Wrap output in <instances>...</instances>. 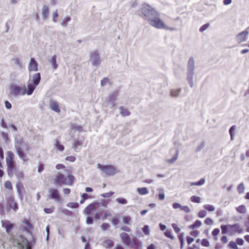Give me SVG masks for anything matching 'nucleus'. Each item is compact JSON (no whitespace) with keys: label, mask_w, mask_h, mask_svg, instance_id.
I'll return each mask as SVG.
<instances>
[{"label":"nucleus","mask_w":249,"mask_h":249,"mask_svg":"<svg viewBox=\"0 0 249 249\" xmlns=\"http://www.w3.org/2000/svg\"><path fill=\"white\" fill-rule=\"evenodd\" d=\"M75 178L71 175H68L65 177L64 175L60 172L57 173L53 179V183L55 185L61 186L62 185H72Z\"/></svg>","instance_id":"nucleus-1"},{"label":"nucleus","mask_w":249,"mask_h":249,"mask_svg":"<svg viewBox=\"0 0 249 249\" xmlns=\"http://www.w3.org/2000/svg\"><path fill=\"white\" fill-rule=\"evenodd\" d=\"M15 155L11 151H8L6 153V162L7 165V172L10 177H12L14 172L17 170L16 163L14 160Z\"/></svg>","instance_id":"nucleus-2"},{"label":"nucleus","mask_w":249,"mask_h":249,"mask_svg":"<svg viewBox=\"0 0 249 249\" xmlns=\"http://www.w3.org/2000/svg\"><path fill=\"white\" fill-rule=\"evenodd\" d=\"M195 69V66L194 58L193 57H190L187 62V80L191 88L193 87V77Z\"/></svg>","instance_id":"nucleus-3"},{"label":"nucleus","mask_w":249,"mask_h":249,"mask_svg":"<svg viewBox=\"0 0 249 249\" xmlns=\"http://www.w3.org/2000/svg\"><path fill=\"white\" fill-rule=\"evenodd\" d=\"M97 167L107 176H113L117 173L116 168L112 165H102L98 163Z\"/></svg>","instance_id":"nucleus-4"},{"label":"nucleus","mask_w":249,"mask_h":249,"mask_svg":"<svg viewBox=\"0 0 249 249\" xmlns=\"http://www.w3.org/2000/svg\"><path fill=\"white\" fill-rule=\"evenodd\" d=\"M15 246L18 249H31L30 243L26 238L22 235H20L17 241L14 242Z\"/></svg>","instance_id":"nucleus-5"},{"label":"nucleus","mask_w":249,"mask_h":249,"mask_svg":"<svg viewBox=\"0 0 249 249\" xmlns=\"http://www.w3.org/2000/svg\"><path fill=\"white\" fill-rule=\"evenodd\" d=\"M15 147L16 152L20 159L24 162L28 161L29 159L23 151L22 142H17L15 144Z\"/></svg>","instance_id":"nucleus-6"},{"label":"nucleus","mask_w":249,"mask_h":249,"mask_svg":"<svg viewBox=\"0 0 249 249\" xmlns=\"http://www.w3.org/2000/svg\"><path fill=\"white\" fill-rule=\"evenodd\" d=\"M10 93L11 95L17 96L19 95H24L26 92V86L20 87L15 85H11L9 88Z\"/></svg>","instance_id":"nucleus-7"},{"label":"nucleus","mask_w":249,"mask_h":249,"mask_svg":"<svg viewBox=\"0 0 249 249\" xmlns=\"http://www.w3.org/2000/svg\"><path fill=\"white\" fill-rule=\"evenodd\" d=\"M249 34V27L242 32L238 34L236 37L235 40L238 43L246 41L248 39Z\"/></svg>","instance_id":"nucleus-8"},{"label":"nucleus","mask_w":249,"mask_h":249,"mask_svg":"<svg viewBox=\"0 0 249 249\" xmlns=\"http://www.w3.org/2000/svg\"><path fill=\"white\" fill-rule=\"evenodd\" d=\"M6 202L10 207L15 211H16L18 208V205L15 201V197L12 192L8 193V196L6 198Z\"/></svg>","instance_id":"nucleus-9"},{"label":"nucleus","mask_w":249,"mask_h":249,"mask_svg":"<svg viewBox=\"0 0 249 249\" xmlns=\"http://www.w3.org/2000/svg\"><path fill=\"white\" fill-rule=\"evenodd\" d=\"M157 29H161L166 30L170 31H176L177 29L174 27H170L166 25V24L160 19L159 18L157 17Z\"/></svg>","instance_id":"nucleus-10"},{"label":"nucleus","mask_w":249,"mask_h":249,"mask_svg":"<svg viewBox=\"0 0 249 249\" xmlns=\"http://www.w3.org/2000/svg\"><path fill=\"white\" fill-rule=\"evenodd\" d=\"M141 12L144 16L149 18L154 14V10L150 6L144 5L141 8Z\"/></svg>","instance_id":"nucleus-11"},{"label":"nucleus","mask_w":249,"mask_h":249,"mask_svg":"<svg viewBox=\"0 0 249 249\" xmlns=\"http://www.w3.org/2000/svg\"><path fill=\"white\" fill-rule=\"evenodd\" d=\"M90 60L93 66H97L101 63V60L100 59L99 54L96 52H93L90 53Z\"/></svg>","instance_id":"nucleus-12"},{"label":"nucleus","mask_w":249,"mask_h":249,"mask_svg":"<svg viewBox=\"0 0 249 249\" xmlns=\"http://www.w3.org/2000/svg\"><path fill=\"white\" fill-rule=\"evenodd\" d=\"M49 197L57 201L61 200V197L58 191L56 189H50L49 190Z\"/></svg>","instance_id":"nucleus-13"},{"label":"nucleus","mask_w":249,"mask_h":249,"mask_svg":"<svg viewBox=\"0 0 249 249\" xmlns=\"http://www.w3.org/2000/svg\"><path fill=\"white\" fill-rule=\"evenodd\" d=\"M98 206L99 204L96 203H90L85 208L84 213L87 215H90L97 209Z\"/></svg>","instance_id":"nucleus-14"},{"label":"nucleus","mask_w":249,"mask_h":249,"mask_svg":"<svg viewBox=\"0 0 249 249\" xmlns=\"http://www.w3.org/2000/svg\"><path fill=\"white\" fill-rule=\"evenodd\" d=\"M120 237L122 242L126 245H129L131 242V239L128 233L126 232H122L120 234Z\"/></svg>","instance_id":"nucleus-15"},{"label":"nucleus","mask_w":249,"mask_h":249,"mask_svg":"<svg viewBox=\"0 0 249 249\" xmlns=\"http://www.w3.org/2000/svg\"><path fill=\"white\" fill-rule=\"evenodd\" d=\"M2 226L5 228L6 232L10 233L13 228L14 225L8 220H2L1 221Z\"/></svg>","instance_id":"nucleus-16"},{"label":"nucleus","mask_w":249,"mask_h":249,"mask_svg":"<svg viewBox=\"0 0 249 249\" xmlns=\"http://www.w3.org/2000/svg\"><path fill=\"white\" fill-rule=\"evenodd\" d=\"M50 106L51 109L57 113L60 112V109L58 103L54 100H51L50 101Z\"/></svg>","instance_id":"nucleus-17"},{"label":"nucleus","mask_w":249,"mask_h":249,"mask_svg":"<svg viewBox=\"0 0 249 249\" xmlns=\"http://www.w3.org/2000/svg\"><path fill=\"white\" fill-rule=\"evenodd\" d=\"M28 69L29 71H37L38 70V64L35 59L32 58L29 64Z\"/></svg>","instance_id":"nucleus-18"},{"label":"nucleus","mask_w":249,"mask_h":249,"mask_svg":"<svg viewBox=\"0 0 249 249\" xmlns=\"http://www.w3.org/2000/svg\"><path fill=\"white\" fill-rule=\"evenodd\" d=\"M40 80L41 75L39 72H38L34 74L32 76V79H30L29 81L37 86L39 84Z\"/></svg>","instance_id":"nucleus-19"},{"label":"nucleus","mask_w":249,"mask_h":249,"mask_svg":"<svg viewBox=\"0 0 249 249\" xmlns=\"http://www.w3.org/2000/svg\"><path fill=\"white\" fill-rule=\"evenodd\" d=\"M36 87V85L31 83V82L28 81L27 83V89H26V94H27L28 95H31L33 93Z\"/></svg>","instance_id":"nucleus-20"},{"label":"nucleus","mask_w":249,"mask_h":249,"mask_svg":"<svg viewBox=\"0 0 249 249\" xmlns=\"http://www.w3.org/2000/svg\"><path fill=\"white\" fill-rule=\"evenodd\" d=\"M84 142V138L81 140L74 139L72 143V147L76 150L79 146H82Z\"/></svg>","instance_id":"nucleus-21"},{"label":"nucleus","mask_w":249,"mask_h":249,"mask_svg":"<svg viewBox=\"0 0 249 249\" xmlns=\"http://www.w3.org/2000/svg\"><path fill=\"white\" fill-rule=\"evenodd\" d=\"M231 227L234 229V231L236 232H238L239 233H241L243 232L244 229L240 227V225L239 223H235L233 225H231Z\"/></svg>","instance_id":"nucleus-22"},{"label":"nucleus","mask_w":249,"mask_h":249,"mask_svg":"<svg viewBox=\"0 0 249 249\" xmlns=\"http://www.w3.org/2000/svg\"><path fill=\"white\" fill-rule=\"evenodd\" d=\"M231 225H222L221 226V232L223 234H227L228 232L231 230Z\"/></svg>","instance_id":"nucleus-23"},{"label":"nucleus","mask_w":249,"mask_h":249,"mask_svg":"<svg viewBox=\"0 0 249 249\" xmlns=\"http://www.w3.org/2000/svg\"><path fill=\"white\" fill-rule=\"evenodd\" d=\"M49 14V9L48 6L44 5L42 10V15L43 18H48Z\"/></svg>","instance_id":"nucleus-24"},{"label":"nucleus","mask_w":249,"mask_h":249,"mask_svg":"<svg viewBox=\"0 0 249 249\" xmlns=\"http://www.w3.org/2000/svg\"><path fill=\"white\" fill-rule=\"evenodd\" d=\"M114 246L113 241L110 239H107L103 242V246L106 248H111Z\"/></svg>","instance_id":"nucleus-25"},{"label":"nucleus","mask_w":249,"mask_h":249,"mask_svg":"<svg viewBox=\"0 0 249 249\" xmlns=\"http://www.w3.org/2000/svg\"><path fill=\"white\" fill-rule=\"evenodd\" d=\"M16 188L19 195L22 196V193L24 192V188L23 184L21 182H18L16 184Z\"/></svg>","instance_id":"nucleus-26"},{"label":"nucleus","mask_w":249,"mask_h":249,"mask_svg":"<svg viewBox=\"0 0 249 249\" xmlns=\"http://www.w3.org/2000/svg\"><path fill=\"white\" fill-rule=\"evenodd\" d=\"M181 88H179L177 89H172L170 90V95L173 97H177L179 95V93L181 92Z\"/></svg>","instance_id":"nucleus-27"},{"label":"nucleus","mask_w":249,"mask_h":249,"mask_svg":"<svg viewBox=\"0 0 249 249\" xmlns=\"http://www.w3.org/2000/svg\"><path fill=\"white\" fill-rule=\"evenodd\" d=\"M119 109L120 110V114L124 117L130 115V112L129 111V110L124 107H120Z\"/></svg>","instance_id":"nucleus-28"},{"label":"nucleus","mask_w":249,"mask_h":249,"mask_svg":"<svg viewBox=\"0 0 249 249\" xmlns=\"http://www.w3.org/2000/svg\"><path fill=\"white\" fill-rule=\"evenodd\" d=\"M122 222L124 224L130 225L132 222L131 218L129 215L124 216L122 218Z\"/></svg>","instance_id":"nucleus-29"},{"label":"nucleus","mask_w":249,"mask_h":249,"mask_svg":"<svg viewBox=\"0 0 249 249\" xmlns=\"http://www.w3.org/2000/svg\"><path fill=\"white\" fill-rule=\"evenodd\" d=\"M4 187L6 189L9 190L10 191V192H12V193L13 194V188L12 183L10 181H9V180L6 181L4 182Z\"/></svg>","instance_id":"nucleus-30"},{"label":"nucleus","mask_w":249,"mask_h":249,"mask_svg":"<svg viewBox=\"0 0 249 249\" xmlns=\"http://www.w3.org/2000/svg\"><path fill=\"white\" fill-rule=\"evenodd\" d=\"M236 126L232 125V126L231 127V128L229 129V133L230 134L231 140V141L233 140V139H234V137L235 135L234 131L236 130Z\"/></svg>","instance_id":"nucleus-31"},{"label":"nucleus","mask_w":249,"mask_h":249,"mask_svg":"<svg viewBox=\"0 0 249 249\" xmlns=\"http://www.w3.org/2000/svg\"><path fill=\"white\" fill-rule=\"evenodd\" d=\"M236 211L240 213H246L247 210L246 207L244 205H240L236 208Z\"/></svg>","instance_id":"nucleus-32"},{"label":"nucleus","mask_w":249,"mask_h":249,"mask_svg":"<svg viewBox=\"0 0 249 249\" xmlns=\"http://www.w3.org/2000/svg\"><path fill=\"white\" fill-rule=\"evenodd\" d=\"M54 145L56 148L60 151H63L64 150V146L60 144L57 140L55 141Z\"/></svg>","instance_id":"nucleus-33"},{"label":"nucleus","mask_w":249,"mask_h":249,"mask_svg":"<svg viewBox=\"0 0 249 249\" xmlns=\"http://www.w3.org/2000/svg\"><path fill=\"white\" fill-rule=\"evenodd\" d=\"M138 193L141 195H144L148 194V191L146 188L143 187V188H138L137 190Z\"/></svg>","instance_id":"nucleus-34"},{"label":"nucleus","mask_w":249,"mask_h":249,"mask_svg":"<svg viewBox=\"0 0 249 249\" xmlns=\"http://www.w3.org/2000/svg\"><path fill=\"white\" fill-rule=\"evenodd\" d=\"M51 63L52 65H53V69H56L58 67V65L56 63V55H54L51 58Z\"/></svg>","instance_id":"nucleus-35"},{"label":"nucleus","mask_w":249,"mask_h":249,"mask_svg":"<svg viewBox=\"0 0 249 249\" xmlns=\"http://www.w3.org/2000/svg\"><path fill=\"white\" fill-rule=\"evenodd\" d=\"M205 180L204 178H201L199 181L196 182H192L191 183V186H201L205 183Z\"/></svg>","instance_id":"nucleus-36"},{"label":"nucleus","mask_w":249,"mask_h":249,"mask_svg":"<svg viewBox=\"0 0 249 249\" xmlns=\"http://www.w3.org/2000/svg\"><path fill=\"white\" fill-rule=\"evenodd\" d=\"M164 234L166 237L169 238L172 240H173L175 238L174 236H173L172 234V231L171 230H166L164 232Z\"/></svg>","instance_id":"nucleus-37"},{"label":"nucleus","mask_w":249,"mask_h":249,"mask_svg":"<svg viewBox=\"0 0 249 249\" xmlns=\"http://www.w3.org/2000/svg\"><path fill=\"white\" fill-rule=\"evenodd\" d=\"M237 190L239 194H242L244 192L245 187L243 182L238 185L237 188Z\"/></svg>","instance_id":"nucleus-38"},{"label":"nucleus","mask_w":249,"mask_h":249,"mask_svg":"<svg viewBox=\"0 0 249 249\" xmlns=\"http://www.w3.org/2000/svg\"><path fill=\"white\" fill-rule=\"evenodd\" d=\"M116 201L118 203L122 204V205L126 204L127 203V200L126 199L124 198H122V197H119V198H116Z\"/></svg>","instance_id":"nucleus-39"},{"label":"nucleus","mask_w":249,"mask_h":249,"mask_svg":"<svg viewBox=\"0 0 249 249\" xmlns=\"http://www.w3.org/2000/svg\"><path fill=\"white\" fill-rule=\"evenodd\" d=\"M178 155V150H176V154L175 155V156L171 159L168 160V162L169 163H174L177 160Z\"/></svg>","instance_id":"nucleus-40"},{"label":"nucleus","mask_w":249,"mask_h":249,"mask_svg":"<svg viewBox=\"0 0 249 249\" xmlns=\"http://www.w3.org/2000/svg\"><path fill=\"white\" fill-rule=\"evenodd\" d=\"M81 199L80 201V204H83L84 203L86 200L89 198V196L88 194L86 193H84L81 195Z\"/></svg>","instance_id":"nucleus-41"},{"label":"nucleus","mask_w":249,"mask_h":249,"mask_svg":"<svg viewBox=\"0 0 249 249\" xmlns=\"http://www.w3.org/2000/svg\"><path fill=\"white\" fill-rule=\"evenodd\" d=\"M79 206L77 202H69L67 204V206L71 208H77Z\"/></svg>","instance_id":"nucleus-42"},{"label":"nucleus","mask_w":249,"mask_h":249,"mask_svg":"<svg viewBox=\"0 0 249 249\" xmlns=\"http://www.w3.org/2000/svg\"><path fill=\"white\" fill-rule=\"evenodd\" d=\"M204 208L209 212H213L215 210V208L212 205L206 204L204 205Z\"/></svg>","instance_id":"nucleus-43"},{"label":"nucleus","mask_w":249,"mask_h":249,"mask_svg":"<svg viewBox=\"0 0 249 249\" xmlns=\"http://www.w3.org/2000/svg\"><path fill=\"white\" fill-rule=\"evenodd\" d=\"M190 199L193 202L197 203H200V198L198 196H193L191 197Z\"/></svg>","instance_id":"nucleus-44"},{"label":"nucleus","mask_w":249,"mask_h":249,"mask_svg":"<svg viewBox=\"0 0 249 249\" xmlns=\"http://www.w3.org/2000/svg\"><path fill=\"white\" fill-rule=\"evenodd\" d=\"M228 247L232 249H238V247L235 242L231 241L228 244Z\"/></svg>","instance_id":"nucleus-45"},{"label":"nucleus","mask_w":249,"mask_h":249,"mask_svg":"<svg viewBox=\"0 0 249 249\" xmlns=\"http://www.w3.org/2000/svg\"><path fill=\"white\" fill-rule=\"evenodd\" d=\"M118 94V91H115L112 94L110 95L108 97V101H112L115 100L116 97L117 96Z\"/></svg>","instance_id":"nucleus-46"},{"label":"nucleus","mask_w":249,"mask_h":249,"mask_svg":"<svg viewBox=\"0 0 249 249\" xmlns=\"http://www.w3.org/2000/svg\"><path fill=\"white\" fill-rule=\"evenodd\" d=\"M108 83L110 85L111 84V82L109 81V79L107 77L104 78L101 81V85L102 86H104Z\"/></svg>","instance_id":"nucleus-47"},{"label":"nucleus","mask_w":249,"mask_h":249,"mask_svg":"<svg viewBox=\"0 0 249 249\" xmlns=\"http://www.w3.org/2000/svg\"><path fill=\"white\" fill-rule=\"evenodd\" d=\"M207 212L205 210H201L198 213V216L200 218H204L206 216Z\"/></svg>","instance_id":"nucleus-48"},{"label":"nucleus","mask_w":249,"mask_h":249,"mask_svg":"<svg viewBox=\"0 0 249 249\" xmlns=\"http://www.w3.org/2000/svg\"><path fill=\"white\" fill-rule=\"evenodd\" d=\"M54 210V207L53 206H52V207L50 208H45L44 209V212L46 213H52Z\"/></svg>","instance_id":"nucleus-49"},{"label":"nucleus","mask_w":249,"mask_h":249,"mask_svg":"<svg viewBox=\"0 0 249 249\" xmlns=\"http://www.w3.org/2000/svg\"><path fill=\"white\" fill-rule=\"evenodd\" d=\"M111 223L113 225H117L119 223V219L117 217H113L111 219Z\"/></svg>","instance_id":"nucleus-50"},{"label":"nucleus","mask_w":249,"mask_h":249,"mask_svg":"<svg viewBox=\"0 0 249 249\" xmlns=\"http://www.w3.org/2000/svg\"><path fill=\"white\" fill-rule=\"evenodd\" d=\"M142 230L145 235H148L149 234V229L148 226L145 225Z\"/></svg>","instance_id":"nucleus-51"},{"label":"nucleus","mask_w":249,"mask_h":249,"mask_svg":"<svg viewBox=\"0 0 249 249\" xmlns=\"http://www.w3.org/2000/svg\"><path fill=\"white\" fill-rule=\"evenodd\" d=\"M180 210L186 213H189L190 212V209L187 206H181Z\"/></svg>","instance_id":"nucleus-52"},{"label":"nucleus","mask_w":249,"mask_h":249,"mask_svg":"<svg viewBox=\"0 0 249 249\" xmlns=\"http://www.w3.org/2000/svg\"><path fill=\"white\" fill-rule=\"evenodd\" d=\"M201 245L202 246L204 247H209V241L206 239H203L201 241Z\"/></svg>","instance_id":"nucleus-53"},{"label":"nucleus","mask_w":249,"mask_h":249,"mask_svg":"<svg viewBox=\"0 0 249 249\" xmlns=\"http://www.w3.org/2000/svg\"><path fill=\"white\" fill-rule=\"evenodd\" d=\"M65 160L70 162H74L76 160V158L73 156H67Z\"/></svg>","instance_id":"nucleus-54"},{"label":"nucleus","mask_w":249,"mask_h":249,"mask_svg":"<svg viewBox=\"0 0 249 249\" xmlns=\"http://www.w3.org/2000/svg\"><path fill=\"white\" fill-rule=\"evenodd\" d=\"M172 227L174 229L176 233H178L180 231V228L178 227L177 225L175 223L172 224Z\"/></svg>","instance_id":"nucleus-55"},{"label":"nucleus","mask_w":249,"mask_h":249,"mask_svg":"<svg viewBox=\"0 0 249 249\" xmlns=\"http://www.w3.org/2000/svg\"><path fill=\"white\" fill-rule=\"evenodd\" d=\"M114 192H109L108 193H105L101 195V196L103 197H109L112 196L114 194Z\"/></svg>","instance_id":"nucleus-56"},{"label":"nucleus","mask_w":249,"mask_h":249,"mask_svg":"<svg viewBox=\"0 0 249 249\" xmlns=\"http://www.w3.org/2000/svg\"><path fill=\"white\" fill-rule=\"evenodd\" d=\"M236 243L240 246H242L244 243V241L242 238H237L236 239Z\"/></svg>","instance_id":"nucleus-57"},{"label":"nucleus","mask_w":249,"mask_h":249,"mask_svg":"<svg viewBox=\"0 0 249 249\" xmlns=\"http://www.w3.org/2000/svg\"><path fill=\"white\" fill-rule=\"evenodd\" d=\"M62 212L64 214L67 215H71L72 214V213L71 211H70L69 210L66 209H63L62 210Z\"/></svg>","instance_id":"nucleus-58"},{"label":"nucleus","mask_w":249,"mask_h":249,"mask_svg":"<svg viewBox=\"0 0 249 249\" xmlns=\"http://www.w3.org/2000/svg\"><path fill=\"white\" fill-rule=\"evenodd\" d=\"M205 223L207 225H211L213 223V220L211 218H206L205 220Z\"/></svg>","instance_id":"nucleus-59"},{"label":"nucleus","mask_w":249,"mask_h":249,"mask_svg":"<svg viewBox=\"0 0 249 249\" xmlns=\"http://www.w3.org/2000/svg\"><path fill=\"white\" fill-rule=\"evenodd\" d=\"M193 224L196 228H199L202 225L201 221L199 220H196Z\"/></svg>","instance_id":"nucleus-60"},{"label":"nucleus","mask_w":249,"mask_h":249,"mask_svg":"<svg viewBox=\"0 0 249 249\" xmlns=\"http://www.w3.org/2000/svg\"><path fill=\"white\" fill-rule=\"evenodd\" d=\"M101 229L103 230H106L109 227V225L108 223H103L101 226Z\"/></svg>","instance_id":"nucleus-61"},{"label":"nucleus","mask_w":249,"mask_h":249,"mask_svg":"<svg viewBox=\"0 0 249 249\" xmlns=\"http://www.w3.org/2000/svg\"><path fill=\"white\" fill-rule=\"evenodd\" d=\"M220 232V230L218 228L214 229L212 231V235L213 236H217Z\"/></svg>","instance_id":"nucleus-62"},{"label":"nucleus","mask_w":249,"mask_h":249,"mask_svg":"<svg viewBox=\"0 0 249 249\" xmlns=\"http://www.w3.org/2000/svg\"><path fill=\"white\" fill-rule=\"evenodd\" d=\"M121 230L127 232H130L131 231L130 228L126 226H123L121 228Z\"/></svg>","instance_id":"nucleus-63"},{"label":"nucleus","mask_w":249,"mask_h":249,"mask_svg":"<svg viewBox=\"0 0 249 249\" xmlns=\"http://www.w3.org/2000/svg\"><path fill=\"white\" fill-rule=\"evenodd\" d=\"M186 240L188 245L191 244L194 241V239L189 236H187Z\"/></svg>","instance_id":"nucleus-64"}]
</instances>
